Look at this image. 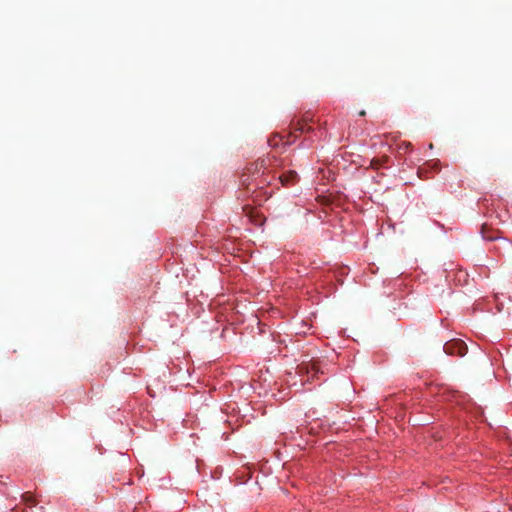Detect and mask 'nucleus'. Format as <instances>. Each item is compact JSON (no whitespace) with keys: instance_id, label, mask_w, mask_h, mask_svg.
<instances>
[{"instance_id":"2","label":"nucleus","mask_w":512,"mask_h":512,"mask_svg":"<svg viewBox=\"0 0 512 512\" xmlns=\"http://www.w3.org/2000/svg\"><path fill=\"white\" fill-rule=\"evenodd\" d=\"M446 354L464 356L467 353L468 347L466 343L460 339H454L445 343L443 347Z\"/></svg>"},{"instance_id":"8","label":"nucleus","mask_w":512,"mask_h":512,"mask_svg":"<svg viewBox=\"0 0 512 512\" xmlns=\"http://www.w3.org/2000/svg\"><path fill=\"white\" fill-rule=\"evenodd\" d=\"M365 115H366V111H365V110H361V111L359 112V116H365Z\"/></svg>"},{"instance_id":"9","label":"nucleus","mask_w":512,"mask_h":512,"mask_svg":"<svg viewBox=\"0 0 512 512\" xmlns=\"http://www.w3.org/2000/svg\"><path fill=\"white\" fill-rule=\"evenodd\" d=\"M483 236H484V238H487L489 240H493L494 239V237H492V236L491 237H488V236H485V235H483Z\"/></svg>"},{"instance_id":"3","label":"nucleus","mask_w":512,"mask_h":512,"mask_svg":"<svg viewBox=\"0 0 512 512\" xmlns=\"http://www.w3.org/2000/svg\"><path fill=\"white\" fill-rule=\"evenodd\" d=\"M279 180L282 184V186H292L297 183L298 181V174L295 171H288L281 176H279Z\"/></svg>"},{"instance_id":"7","label":"nucleus","mask_w":512,"mask_h":512,"mask_svg":"<svg viewBox=\"0 0 512 512\" xmlns=\"http://www.w3.org/2000/svg\"><path fill=\"white\" fill-rule=\"evenodd\" d=\"M22 500L26 503V504H31V505H34L35 504V501L33 499V496L31 493L29 492H26L24 494H22Z\"/></svg>"},{"instance_id":"10","label":"nucleus","mask_w":512,"mask_h":512,"mask_svg":"<svg viewBox=\"0 0 512 512\" xmlns=\"http://www.w3.org/2000/svg\"><path fill=\"white\" fill-rule=\"evenodd\" d=\"M438 163L434 162L433 167H437Z\"/></svg>"},{"instance_id":"1","label":"nucleus","mask_w":512,"mask_h":512,"mask_svg":"<svg viewBox=\"0 0 512 512\" xmlns=\"http://www.w3.org/2000/svg\"><path fill=\"white\" fill-rule=\"evenodd\" d=\"M273 161H276L275 157L259 158L246 168V171L241 176V184L247 191L251 190L252 180H255V189L262 188L264 184L268 183L266 178L258 180L255 176L259 175L261 171L262 175H264V171L273 165ZM253 192L255 193L256 190H253Z\"/></svg>"},{"instance_id":"11","label":"nucleus","mask_w":512,"mask_h":512,"mask_svg":"<svg viewBox=\"0 0 512 512\" xmlns=\"http://www.w3.org/2000/svg\"><path fill=\"white\" fill-rule=\"evenodd\" d=\"M12 512H18V511L16 510V508H13V509H12Z\"/></svg>"},{"instance_id":"4","label":"nucleus","mask_w":512,"mask_h":512,"mask_svg":"<svg viewBox=\"0 0 512 512\" xmlns=\"http://www.w3.org/2000/svg\"><path fill=\"white\" fill-rule=\"evenodd\" d=\"M299 373L306 372L307 374L312 373L313 376H316L320 369L317 361L302 363L299 367Z\"/></svg>"},{"instance_id":"5","label":"nucleus","mask_w":512,"mask_h":512,"mask_svg":"<svg viewBox=\"0 0 512 512\" xmlns=\"http://www.w3.org/2000/svg\"><path fill=\"white\" fill-rule=\"evenodd\" d=\"M292 129L294 132L299 131V132L303 133L306 131H310L311 127L308 126L307 120L303 119V120H298L296 122H293Z\"/></svg>"},{"instance_id":"6","label":"nucleus","mask_w":512,"mask_h":512,"mask_svg":"<svg viewBox=\"0 0 512 512\" xmlns=\"http://www.w3.org/2000/svg\"><path fill=\"white\" fill-rule=\"evenodd\" d=\"M389 160V157L388 156H382L381 158H373L371 160V163H370V166L373 168V169H379L380 167H382L385 163H387Z\"/></svg>"}]
</instances>
